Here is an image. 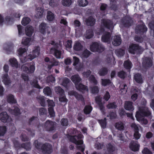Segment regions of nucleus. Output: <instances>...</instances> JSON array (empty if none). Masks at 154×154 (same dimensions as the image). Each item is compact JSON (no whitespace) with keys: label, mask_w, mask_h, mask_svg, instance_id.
<instances>
[{"label":"nucleus","mask_w":154,"mask_h":154,"mask_svg":"<svg viewBox=\"0 0 154 154\" xmlns=\"http://www.w3.org/2000/svg\"><path fill=\"white\" fill-rule=\"evenodd\" d=\"M151 113L147 107H140L139 110L136 112L135 117L137 121H141L142 123L146 125L148 123L147 120L144 118V116H151Z\"/></svg>","instance_id":"f257e3e1"},{"label":"nucleus","mask_w":154,"mask_h":154,"mask_svg":"<svg viewBox=\"0 0 154 154\" xmlns=\"http://www.w3.org/2000/svg\"><path fill=\"white\" fill-rule=\"evenodd\" d=\"M40 48L39 46H35L32 51V55L29 54L25 57L20 58V61L22 63L32 60L38 56L40 53Z\"/></svg>","instance_id":"f03ea898"},{"label":"nucleus","mask_w":154,"mask_h":154,"mask_svg":"<svg viewBox=\"0 0 154 154\" xmlns=\"http://www.w3.org/2000/svg\"><path fill=\"white\" fill-rule=\"evenodd\" d=\"M128 50L129 53L134 54H141L143 51L141 46L137 44L133 43L130 45Z\"/></svg>","instance_id":"7ed1b4c3"},{"label":"nucleus","mask_w":154,"mask_h":154,"mask_svg":"<svg viewBox=\"0 0 154 154\" xmlns=\"http://www.w3.org/2000/svg\"><path fill=\"white\" fill-rule=\"evenodd\" d=\"M105 49V48L104 45L100 42H93L90 47V50L93 52L101 53Z\"/></svg>","instance_id":"20e7f679"},{"label":"nucleus","mask_w":154,"mask_h":154,"mask_svg":"<svg viewBox=\"0 0 154 154\" xmlns=\"http://www.w3.org/2000/svg\"><path fill=\"white\" fill-rule=\"evenodd\" d=\"M56 123L51 120H48L45 123L44 127L46 131L52 132L56 129Z\"/></svg>","instance_id":"39448f33"},{"label":"nucleus","mask_w":154,"mask_h":154,"mask_svg":"<svg viewBox=\"0 0 154 154\" xmlns=\"http://www.w3.org/2000/svg\"><path fill=\"white\" fill-rule=\"evenodd\" d=\"M9 67L7 64H5L3 67V70L6 73L2 76V82L6 85H8L11 83V80L7 73L8 72Z\"/></svg>","instance_id":"423d86ee"},{"label":"nucleus","mask_w":154,"mask_h":154,"mask_svg":"<svg viewBox=\"0 0 154 154\" xmlns=\"http://www.w3.org/2000/svg\"><path fill=\"white\" fill-rule=\"evenodd\" d=\"M29 67L24 66H22L23 71L28 74H31L34 72L35 70V64L34 63L30 62L28 63Z\"/></svg>","instance_id":"0eeeda50"},{"label":"nucleus","mask_w":154,"mask_h":154,"mask_svg":"<svg viewBox=\"0 0 154 154\" xmlns=\"http://www.w3.org/2000/svg\"><path fill=\"white\" fill-rule=\"evenodd\" d=\"M41 150L44 154H51L53 152V147L50 143H45L42 145Z\"/></svg>","instance_id":"6e6552de"},{"label":"nucleus","mask_w":154,"mask_h":154,"mask_svg":"<svg viewBox=\"0 0 154 154\" xmlns=\"http://www.w3.org/2000/svg\"><path fill=\"white\" fill-rule=\"evenodd\" d=\"M49 26L46 23L43 22L39 26V31L42 34L45 35L47 33L48 35L51 33L50 31L49 30Z\"/></svg>","instance_id":"1a4fd4ad"},{"label":"nucleus","mask_w":154,"mask_h":154,"mask_svg":"<svg viewBox=\"0 0 154 154\" xmlns=\"http://www.w3.org/2000/svg\"><path fill=\"white\" fill-rule=\"evenodd\" d=\"M147 30V28L144 23L142 24L138 25L135 28L136 33L140 35H143L145 34Z\"/></svg>","instance_id":"9d476101"},{"label":"nucleus","mask_w":154,"mask_h":154,"mask_svg":"<svg viewBox=\"0 0 154 154\" xmlns=\"http://www.w3.org/2000/svg\"><path fill=\"white\" fill-rule=\"evenodd\" d=\"M121 23L125 27H128L131 25L133 21L129 16H125L121 20Z\"/></svg>","instance_id":"9b49d317"},{"label":"nucleus","mask_w":154,"mask_h":154,"mask_svg":"<svg viewBox=\"0 0 154 154\" xmlns=\"http://www.w3.org/2000/svg\"><path fill=\"white\" fill-rule=\"evenodd\" d=\"M14 48V44L11 42L5 43L3 45V50L5 51L6 53L8 54L13 52Z\"/></svg>","instance_id":"f8f14e48"},{"label":"nucleus","mask_w":154,"mask_h":154,"mask_svg":"<svg viewBox=\"0 0 154 154\" xmlns=\"http://www.w3.org/2000/svg\"><path fill=\"white\" fill-rule=\"evenodd\" d=\"M101 23L102 26L107 29H110L113 27V22L110 20L102 19Z\"/></svg>","instance_id":"ddd939ff"},{"label":"nucleus","mask_w":154,"mask_h":154,"mask_svg":"<svg viewBox=\"0 0 154 154\" xmlns=\"http://www.w3.org/2000/svg\"><path fill=\"white\" fill-rule=\"evenodd\" d=\"M76 137V135L71 136L68 135L67 136L68 138L71 142L75 144L76 145L82 144L83 143V141L81 140H78Z\"/></svg>","instance_id":"4468645a"},{"label":"nucleus","mask_w":154,"mask_h":154,"mask_svg":"<svg viewBox=\"0 0 154 154\" xmlns=\"http://www.w3.org/2000/svg\"><path fill=\"white\" fill-rule=\"evenodd\" d=\"M142 65L144 67L146 68L150 67L152 65V61L149 57H145L142 62Z\"/></svg>","instance_id":"2eb2a0df"},{"label":"nucleus","mask_w":154,"mask_h":154,"mask_svg":"<svg viewBox=\"0 0 154 154\" xmlns=\"http://www.w3.org/2000/svg\"><path fill=\"white\" fill-rule=\"evenodd\" d=\"M85 22L87 26H93L95 24L96 20L93 17L90 16L86 18L85 20Z\"/></svg>","instance_id":"dca6fc26"},{"label":"nucleus","mask_w":154,"mask_h":154,"mask_svg":"<svg viewBox=\"0 0 154 154\" xmlns=\"http://www.w3.org/2000/svg\"><path fill=\"white\" fill-rule=\"evenodd\" d=\"M140 145L138 144L136 142L134 141H131L129 145V147L130 149L134 152L138 151L140 148Z\"/></svg>","instance_id":"f3484780"},{"label":"nucleus","mask_w":154,"mask_h":154,"mask_svg":"<svg viewBox=\"0 0 154 154\" xmlns=\"http://www.w3.org/2000/svg\"><path fill=\"white\" fill-rule=\"evenodd\" d=\"M8 110L11 114L15 116H17L20 114V109L16 106H13L12 109L9 108Z\"/></svg>","instance_id":"a211bd4d"},{"label":"nucleus","mask_w":154,"mask_h":154,"mask_svg":"<svg viewBox=\"0 0 154 154\" xmlns=\"http://www.w3.org/2000/svg\"><path fill=\"white\" fill-rule=\"evenodd\" d=\"M58 48H51L50 50V52L51 53H54V55L57 58L60 59L61 58V52L58 50Z\"/></svg>","instance_id":"6ab92c4d"},{"label":"nucleus","mask_w":154,"mask_h":154,"mask_svg":"<svg viewBox=\"0 0 154 154\" xmlns=\"http://www.w3.org/2000/svg\"><path fill=\"white\" fill-rule=\"evenodd\" d=\"M131 127L134 128V137L135 139L137 140L139 139L141 136V134L139 132V128L135 124H132Z\"/></svg>","instance_id":"aec40b11"},{"label":"nucleus","mask_w":154,"mask_h":154,"mask_svg":"<svg viewBox=\"0 0 154 154\" xmlns=\"http://www.w3.org/2000/svg\"><path fill=\"white\" fill-rule=\"evenodd\" d=\"M111 36V34L110 32L106 31L101 37V40L104 42H108L110 40Z\"/></svg>","instance_id":"412c9836"},{"label":"nucleus","mask_w":154,"mask_h":154,"mask_svg":"<svg viewBox=\"0 0 154 154\" xmlns=\"http://www.w3.org/2000/svg\"><path fill=\"white\" fill-rule=\"evenodd\" d=\"M133 103L130 101H126L125 102L124 108L126 110L130 111H133L134 110L133 106Z\"/></svg>","instance_id":"4be33fe9"},{"label":"nucleus","mask_w":154,"mask_h":154,"mask_svg":"<svg viewBox=\"0 0 154 154\" xmlns=\"http://www.w3.org/2000/svg\"><path fill=\"white\" fill-rule=\"evenodd\" d=\"M122 43V39L120 35H115L113 39L112 43L115 46L119 45Z\"/></svg>","instance_id":"5701e85b"},{"label":"nucleus","mask_w":154,"mask_h":154,"mask_svg":"<svg viewBox=\"0 0 154 154\" xmlns=\"http://www.w3.org/2000/svg\"><path fill=\"white\" fill-rule=\"evenodd\" d=\"M38 117L32 116L29 119L28 121V124L29 125L36 126L38 121Z\"/></svg>","instance_id":"b1692460"},{"label":"nucleus","mask_w":154,"mask_h":154,"mask_svg":"<svg viewBox=\"0 0 154 154\" xmlns=\"http://www.w3.org/2000/svg\"><path fill=\"white\" fill-rule=\"evenodd\" d=\"M77 90L82 92L83 91H88V87L82 83H79L75 86Z\"/></svg>","instance_id":"393cba45"},{"label":"nucleus","mask_w":154,"mask_h":154,"mask_svg":"<svg viewBox=\"0 0 154 154\" xmlns=\"http://www.w3.org/2000/svg\"><path fill=\"white\" fill-rule=\"evenodd\" d=\"M71 79L74 84L75 86L79 84L82 80L81 78L78 74H75L72 76Z\"/></svg>","instance_id":"a878e982"},{"label":"nucleus","mask_w":154,"mask_h":154,"mask_svg":"<svg viewBox=\"0 0 154 154\" xmlns=\"http://www.w3.org/2000/svg\"><path fill=\"white\" fill-rule=\"evenodd\" d=\"M9 116L6 112H3L0 113V120L3 122L5 123L8 122Z\"/></svg>","instance_id":"bb28decb"},{"label":"nucleus","mask_w":154,"mask_h":154,"mask_svg":"<svg viewBox=\"0 0 154 154\" xmlns=\"http://www.w3.org/2000/svg\"><path fill=\"white\" fill-rule=\"evenodd\" d=\"M134 79L137 83L142 84L143 83V80L142 75L139 73L134 75Z\"/></svg>","instance_id":"cd10ccee"},{"label":"nucleus","mask_w":154,"mask_h":154,"mask_svg":"<svg viewBox=\"0 0 154 154\" xmlns=\"http://www.w3.org/2000/svg\"><path fill=\"white\" fill-rule=\"evenodd\" d=\"M74 25L75 29L76 32H81L82 31V29L80 28L79 27L81 26V23L79 20H74Z\"/></svg>","instance_id":"c85d7f7f"},{"label":"nucleus","mask_w":154,"mask_h":154,"mask_svg":"<svg viewBox=\"0 0 154 154\" xmlns=\"http://www.w3.org/2000/svg\"><path fill=\"white\" fill-rule=\"evenodd\" d=\"M83 48V46L81 43L79 42H77L75 43L73 49L75 51H79L82 50Z\"/></svg>","instance_id":"c756f323"},{"label":"nucleus","mask_w":154,"mask_h":154,"mask_svg":"<svg viewBox=\"0 0 154 154\" xmlns=\"http://www.w3.org/2000/svg\"><path fill=\"white\" fill-rule=\"evenodd\" d=\"M70 81L69 79L65 77L63 79L61 85L66 88L68 89Z\"/></svg>","instance_id":"7c9ffc66"},{"label":"nucleus","mask_w":154,"mask_h":154,"mask_svg":"<svg viewBox=\"0 0 154 154\" xmlns=\"http://www.w3.org/2000/svg\"><path fill=\"white\" fill-rule=\"evenodd\" d=\"M36 14L35 17L38 19L41 18L43 16L44 12L43 9L42 8H38L36 9Z\"/></svg>","instance_id":"2f4dec72"},{"label":"nucleus","mask_w":154,"mask_h":154,"mask_svg":"<svg viewBox=\"0 0 154 154\" xmlns=\"http://www.w3.org/2000/svg\"><path fill=\"white\" fill-rule=\"evenodd\" d=\"M33 31V28L32 26H27L26 28V33L27 36L29 37L31 36L32 35Z\"/></svg>","instance_id":"473e14b6"},{"label":"nucleus","mask_w":154,"mask_h":154,"mask_svg":"<svg viewBox=\"0 0 154 154\" xmlns=\"http://www.w3.org/2000/svg\"><path fill=\"white\" fill-rule=\"evenodd\" d=\"M70 94L74 96L78 100L82 101L84 99L82 95L79 94L75 91H71L70 92Z\"/></svg>","instance_id":"72a5a7b5"},{"label":"nucleus","mask_w":154,"mask_h":154,"mask_svg":"<svg viewBox=\"0 0 154 154\" xmlns=\"http://www.w3.org/2000/svg\"><path fill=\"white\" fill-rule=\"evenodd\" d=\"M7 101L10 103H17L16 100L14 98V96L11 94L7 96Z\"/></svg>","instance_id":"f704fd0d"},{"label":"nucleus","mask_w":154,"mask_h":154,"mask_svg":"<svg viewBox=\"0 0 154 154\" xmlns=\"http://www.w3.org/2000/svg\"><path fill=\"white\" fill-rule=\"evenodd\" d=\"M110 8L111 9L115 11L118 10V6L116 5V1L115 0H110Z\"/></svg>","instance_id":"c9c22d12"},{"label":"nucleus","mask_w":154,"mask_h":154,"mask_svg":"<svg viewBox=\"0 0 154 154\" xmlns=\"http://www.w3.org/2000/svg\"><path fill=\"white\" fill-rule=\"evenodd\" d=\"M108 72L107 68L103 67L100 69L98 73L100 76H104L107 74Z\"/></svg>","instance_id":"e433bc0d"},{"label":"nucleus","mask_w":154,"mask_h":154,"mask_svg":"<svg viewBox=\"0 0 154 154\" xmlns=\"http://www.w3.org/2000/svg\"><path fill=\"white\" fill-rule=\"evenodd\" d=\"M54 90L56 93L59 96H62L65 94L63 89L59 86L55 87Z\"/></svg>","instance_id":"4c0bfd02"},{"label":"nucleus","mask_w":154,"mask_h":154,"mask_svg":"<svg viewBox=\"0 0 154 154\" xmlns=\"http://www.w3.org/2000/svg\"><path fill=\"white\" fill-rule=\"evenodd\" d=\"M94 35V32L92 29H89L86 31L85 38L88 39H90L93 37Z\"/></svg>","instance_id":"58836bf2"},{"label":"nucleus","mask_w":154,"mask_h":154,"mask_svg":"<svg viewBox=\"0 0 154 154\" xmlns=\"http://www.w3.org/2000/svg\"><path fill=\"white\" fill-rule=\"evenodd\" d=\"M132 66L131 62L129 60H126L124 63V66L126 69L130 71Z\"/></svg>","instance_id":"ea45409f"},{"label":"nucleus","mask_w":154,"mask_h":154,"mask_svg":"<svg viewBox=\"0 0 154 154\" xmlns=\"http://www.w3.org/2000/svg\"><path fill=\"white\" fill-rule=\"evenodd\" d=\"M9 61L10 63L11 66L13 67L17 68L18 67V62L15 58H10L9 60Z\"/></svg>","instance_id":"a19ab883"},{"label":"nucleus","mask_w":154,"mask_h":154,"mask_svg":"<svg viewBox=\"0 0 154 154\" xmlns=\"http://www.w3.org/2000/svg\"><path fill=\"white\" fill-rule=\"evenodd\" d=\"M44 97L42 96H39L37 97V99L38 101L42 106H45V104Z\"/></svg>","instance_id":"79ce46f5"},{"label":"nucleus","mask_w":154,"mask_h":154,"mask_svg":"<svg viewBox=\"0 0 154 154\" xmlns=\"http://www.w3.org/2000/svg\"><path fill=\"white\" fill-rule=\"evenodd\" d=\"M115 127L118 130H122L124 128V124L122 122H118L115 124Z\"/></svg>","instance_id":"37998d69"},{"label":"nucleus","mask_w":154,"mask_h":154,"mask_svg":"<svg viewBox=\"0 0 154 154\" xmlns=\"http://www.w3.org/2000/svg\"><path fill=\"white\" fill-rule=\"evenodd\" d=\"M7 128L5 125L0 126V137L3 136L7 132Z\"/></svg>","instance_id":"c03bdc74"},{"label":"nucleus","mask_w":154,"mask_h":154,"mask_svg":"<svg viewBox=\"0 0 154 154\" xmlns=\"http://www.w3.org/2000/svg\"><path fill=\"white\" fill-rule=\"evenodd\" d=\"M47 18L48 21H52L54 18V14L51 11H48L47 12Z\"/></svg>","instance_id":"a18cd8bd"},{"label":"nucleus","mask_w":154,"mask_h":154,"mask_svg":"<svg viewBox=\"0 0 154 154\" xmlns=\"http://www.w3.org/2000/svg\"><path fill=\"white\" fill-rule=\"evenodd\" d=\"M22 148H24L27 150H29L31 149V143L30 142L21 144Z\"/></svg>","instance_id":"49530a36"},{"label":"nucleus","mask_w":154,"mask_h":154,"mask_svg":"<svg viewBox=\"0 0 154 154\" xmlns=\"http://www.w3.org/2000/svg\"><path fill=\"white\" fill-rule=\"evenodd\" d=\"M106 121V118H105L103 119H101L98 121L101 128L103 129L105 128L106 127L107 125Z\"/></svg>","instance_id":"de8ad7c7"},{"label":"nucleus","mask_w":154,"mask_h":154,"mask_svg":"<svg viewBox=\"0 0 154 154\" xmlns=\"http://www.w3.org/2000/svg\"><path fill=\"white\" fill-rule=\"evenodd\" d=\"M43 92L45 94L48 96H50L52 94L51 90L48 86L46 87L43 89Z\"/></svg>","instance_id":"09e8293b"},{"label":"nucleus","mask_w":154,"mask_h":154,"mask_svg":"<svg viewBox=\"0 0 154 154\" xmlns=\"http://www.w3.org/2000/svg\"><path fill=\"white\" fill-rule=\"evenodd\" d=\"M92 110V107L91 106H86L84 109V113L85 114L90 113Z\"/></svg>","instance_id":"8fccbe9b"},{"label":"nucleus","mask_w":154,"mask_h":154,"mask_svg":"<svg viewBox=\"0 0 154 154\" xmlns=\"http://www.w3.org/2000/svg\"><path fill=\"white\" fill-rule=\"evenodd\" d=\"M106 148L108 151L109 152H113L115 150V146L112 144L110 143L106 145Z\"/></svg>","instance_id":"3c124183"},{"label":"nucleus","mask_w":154,"mask_h":154,"mask_svg":"<svg viewBox=\"0 0 154 154\" xmlns=\"http://www.w3.org/2000/svg\"><path fill=\"white\" fill-rule=\"evenodd\" d=\"M101 85L103 86L110 85L112 83L111 81L109 79H101Z\"/></svg>","instance_id":"603ef678"},{"label":"nucleus","mask_w":154,"mask_h":154,"mask_svg":"<svg viewBox=\"0 0 154 154\" xmlns=\"http://www.w3.org/2000/svg\"><path fill=\"white\" fill-rule=\"evenodd\" d=\"M31 20L28 17H23L21 21L22 24L24 26H26L30 22Z\"/></svg>","instance_id":"864d4df0"},{"label":"nucleus","mask_w":154,"mask_h":154,"mask_svg":"<svg viewBox=\"0 0 154 154\" xmlns=\"http://www.w3.org/2000/svg\"><path fill=\"white\" fill-rule=\"evenodd\" d=\"M118 76L122 79H125L127 76L126 72L123 70L117 73Z\"/></svg>","instance_id":"5fc2aeb1"},{"label":"nucleus","mask_w":154,"mask_h":154,"mask_svg":"<svg viewBox=\"0 0 154 154\" xmlns=\"http://www.w3.org/2000/svg\"><path fill=\"white\" fill-rule=\"evenodd\" d=\"M61 125L63 126L67 127L69 125V121L66 118H63L60 121Z\"/></svg>","instance_id":"6e6d98bb"},{"label":"nucleus","mask_w":154,"mask_h":154,"mask_svg":"<svg viewBox=\"0 0 154 154\" xmlns=\"http://www.w3.org/2000/svg\"><path fill=\"white\" fill-rule=\"evenodd\" d=\"M26 51V49L25 48H19V49L18 50L17 52L18 54H19L20 56V58L22 57H24L23 56V54Z\"/></svg>","instance_id":"4d7b16f0"},{"label":"nucleus","mask_w":154,"mask_h":154,"mask_svg":"<svg viewBox=\"0 0 154 154\" xmlns=\"http://www.w3.org/2000/svg\"><path fill=\"white\" fill-rule=\"evenodd\" d=\"M55 81V77L52 75L48 76L47 78L46 81L48 83H53Z\"/></svg>","instance_id":"13d9d810"},{"label":"nucleus","mask_w":154,"mask_h":154,"mask_svg":"<svg viewBox=\"0 0 154 154\" xmlns=\"http://www.w3.org/2000/svg\"><path fill=\"white\" fill-rule=\"evenodd\" d=\"M116 52L118 57H122L125 54V51L123 49L119 48L116 50Z\"/></svg>","instance_id":"bf43d9fd"},{"label":"nucleus","mask_w":154,"mask_h":154,"mask_svg":"<svg viewBox=\"0 0 154 154\" xmlns=\"http://www.w3.org/2000/svg\"><path fill=\"white\" fill-rule=\"evenodd\" d=\"M89 80L91 83H93L94 85H97V81L93 75H91L89 78Z\"/></svg>","instance_id":"052dcab7"},{"label":"nucleus","mask_w":154,"mask_h":154,"mask_svg":"<svg viewBox=\"0 0 154 154\" xmlns=\"http://www.w3.org/2000/svg\"><path fill=\"white\" fill-rule=\"evenodd\" d=\"M33 144L36 149L41 150V146L42 145L41 142H39L37 140H35L34 141Z\"/></svg>","instance_id":"680f3d73"},{"label":"nucleus","mask_w":154,"mask_h":154,"mask_svg":"<svg viewBox=\"0 0 154 154\" xmlns=\"http://www.w3.org/2000/svg\"><path fill=\"white\" fill-rule=\"evenodd\" d=\"M78 3L80 6L85 7L88 4V2L87 0H78Z\"/></svg>","instance_id":"e2e57ef3"},{"label":"nucleus","mask_w":154,"mask_h":154,"mask_svg":"<svg viewBox=\"0 0 154 154\" xmlns=\"http://www.w3.org/2000/svg\"><path fill=\"white\" fill-rule=\"evenodd\" d=\"M72 2L71 0H63L62 1V4L64 6L69 7L71 5Z\"/></svg>","instance_id":"0e129e2a"},{"label":"nucleus","mask_w":154,"mask_h":154,"mask_svg":"<svg viewBox=\"0 0 154 154\" xmlns=\"http://www.w3.org/2000/svg\"><path fill=\"white\" fill-rule=\"evenodd\" d=\"M48 110L51 117H54L55 116V112L53 107H50L48 108Z\"/></svg>","instance_id":"69168bd1"},{"label":"nucleus","mask_w":154,"mask_h":154,"mask_svg":"<svg viewBox=\"0 0 154 154\" xmlns=\"http://www.w3.org/2000/svg\"><path fill=\"white\" fill-rule=\"evenodd\" d=\"M106 107L108 109H114L116 108L117 106L116 103L114 102L112 103H109L107 105Z\"/></svg>","instance_id":"338daca9"},{"label":"nucleus","mask_w":154,"mask_h":154,"mask_svg":"<svg viewBox=\"0 0 154 154\" xmlns=\"http://www.w3.org/2000/svg\"><path fill=\"white\" fill-rule=\"evenodd\" d=\"M91 91L93 94H97L99 92V89L98 86H94L91 88Z\"/></svg>","instance_id":"774afa93"}]
</instances>
